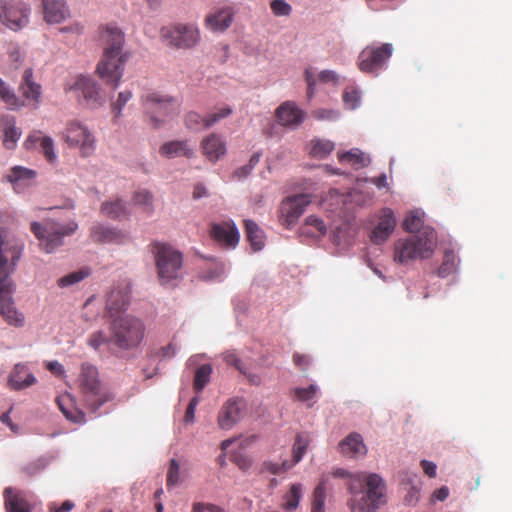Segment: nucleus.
Here are the masks:
<instances>
[{
  "label": "nucleus",
  "instance_id": "19",
  "mask_svg": "<svg viewBox=\"0 0 512 512\" xmlns=\"http://www.w3.org/2000/svg\"><path fill=\"white\" fill-rule=\"evenodd\" d=\"M36 382V377L29 371L27 365L17 363L12 368L7 383L12 390L20 391L31 387Z\"/></svg>",
  "mask_w": 512,
  "mask_h": 512
},
{
  "label": "nucleus",
  "instance_id": "4",
  "mask_svg": "<svg viewBox=\"0 0 512 512\" xmlns=\"http://www.w3.org/2000/svg\"><path fill=\"white\" fill-rule=\"evenodd\" d=\"M109 330L110 344L123 351L138 348L145 336L143 321L132 315L116 317L111 322Z\"/></svg>",
  "mask_w": 512,
  "mask_h": 512
},
{
  "label": "nucleus",
  "instance_id": "25",
  "mask_svg": "<svg viewBox=\"0 0 512 512\" xmlns=\"http://www.w3.org/2000/svg\"><path fill=\"white\" fill-rule=\"evenodd\" d=\"M233 15L231 7L214 10L205 17V26L213 32H223L231 25Z\"/></svg>",
  "mask_w": 512,
  "mask_h": 512
},
{
  "label": "nucleus",
  "instance_id": "36",
  "mask_svg": "<svg viewBox=\"0 0 512 512\" xmlns=\"http://www.w3.org/2000/svg\"><path fill=\"white\" fill-rule=\"evenodd\" d=\"M338 159L340 163L350 164L354 169L366 167L370 163V159L358 149H351L350 151L339 153Z\"/></svg>",
  "mask_w": 512,
  "mask_h": 512
},
{
  "label": "nucleus",
  "instance_id": "55",
  "mask_svg": "<svg viewBox=\"0 0 512 512\" xmlns=\"http://www.w3.org/2000/svg\"><path fill=\"white\" fill-rule=\"evenodd\" d=\"M106 343H110V340L109 337H107L102 331L92 333L88 339V344L94 349H98L100 346Z\"/></svg>",
  "mask_w": 512,
  "mask_h": 512
},
{
  "label": "nucleus",
  "instance_id": "37",
  "mask_svg": "<svg viewBox=\"0 0 512 512\" xmlns=\"http://www.w3.org/2000/svg\"><path fill=\"white\" fill-rule=\"evenodd\" d=\"M245 230L247 239L254 251H259L264 247V235L260 227L252 220H245Z\"/></svg>",
  "mask_w": 512,
  "mask_h": 512
},
{
  "label": "nucleus",
  "instance_id": "18",
  "mask_svg": "<svg viewBox=\"0 0 512 512\" xmlns=\"http://www.w3.org/2000/svg\"><path fill=\"white\" fill-rule=\"evenodd\" d=\"M130 303V287L123 283L111 289L107 295L106 309L113 316L127 310Z\"/></svg>",
  "mask_w": 512,
  "mask_h": 512
},
{
  "label": "nucleus",
  "instance_id": "9",
  "mask_svg": "<svg viewBox=\"0 0 512 512\" xmlns=\"http://www.w3.org/2000/svg\"><path fill=\"white\" fill-rule=\"evenodd\" d=\"M393 53V46L390 43H383L379 46L368 45L358 56V68L361 72L378 75L386 68L388 60Z\"/></svg>",
  "mask_w": 512,
  "mask_h": 512
},
{
  "label": "nucleus",
  "instance_id": "32",
  "mask_svg": "<svg viewBox=\"0 0 512 512\" xmlns=\"http://www.w3.org/2000/svg\"><path fill=\"white\" fill-rule=\"evenodd\" d=\"M340 452L349 457H358L366 454V446L358 433H351L339 443Z\"/></svg>",
  "mask_w": 512,
  "mask_h": 512
},
{
  "label": "nucleus",
  "instance_id": "60",
  "mask_svg": "<svg viewBox=\"0 0 512 512\" xmlns=\"http://www.w3.org/2000/svg\"><path fill=\"white\" fill-rule=\"evenodd\" d=\"M313 115L319 120H333L338 117V112L334 110L319 109L314 111Z\"/></svg>",
  "mask_w": 512,
  "mask_h": 512
},
{
  "label": "nucleus",
  "instance_id": "49",
  "mask_svg": "<svg viewBox=\"0 0 512 512\" xmlns=\"http://www.w3.org/2000/svg\"><path fill=\"white\" fill-rule=\"evenodd\" d=\"M180 480V465L176 459L170 460V465L167 472V487H173L179 483Z\"/></svg>",
  "mask_w": 512,
  "mask_h": 512
},
{
  "label": "nucleus",
  "instance_id": "53",
  "mask_svg": "<svg viewBox=\"0 0 512 512\" xmlns=\"http://www.w3.org/2000/svg\"><path fill=\"white\" fill-rule=\"evenodd\" d=\"M232 113V109L229 106H222L217 109V111L210 113L207 115V124L206 126H212L223 118H226Z\"/></svg>",
  "mask_w": 512,
  "mask_h": 512
},
{
  "label": "nucleus",
  "instance_id": "62",
  "mask_svg": "<svg viewBox=\"0 0 512 512\" xmlns=\"http://www.w3.org/2000/svg\"><path fill=\"white\" fill-rule=\"evenodd\" d=\"M73 508L74 503L70 500H66L59 507H57L55 504H51L49 510L50 512H70Z\"/></svg>",
  "mask_w": 512,
  "mask_h": 512
},
{
  "label": "nucleus",
  "instance_id": "8",
  "mask_svg": "<svg viewBox=\"0 0 512 512\" xmlns=\"http://www.w3.org/2000/svg\"><path fill=\"white\" fill-rule=\"evenodd\" d=\"M144 113L153 128L162 127L169 119L180 112L179 102L159 92H149L140 98Z\"/></svg>",
  "mask_w": 512,
  "mask_h": 512
},
{
  "label": "nucleus",
  "instance_id": "17",
  "mask_svg": "<svg viewBox=\"0 0 512 512\" xmlns=\"http://www.w3.org/2000/svg\"><path fill=\"white\" fill-rule=\"evenodd\" d=\"M307 445V440H305L301 435H297L293 445L292 460L283 461L282 463L266 462L264 463L265 469L272 474H280L288 471L301 461L306 452Z\"/></svg>",
  "mask_w": 512,
  "mask_h": 512
},
{
  "label": "nucleus",
  "instance_id": "7",
  "mask_svg": "<svg viewBox=\"0 0 512 512\" xmlns=\"http://www.w3.org/2000/svg\"><path fill=\"white\" fill-rule=\"evenodd\" d=\"M78 229L75 221L60 224L48 219L43 222L34 221L30 224V230L39 241V247L47 254L53 253L64 244V237L71 236Z\"/></svg>",
  "mask_w": 512,
  "mask_h": 512
},
{
  "label": "nucleus",
  "instance_id": "22",
  "mask_svg": "<svg viewBox=\"0 0 512 512\" xmlns=\"http://www.w3.org/2000/svg\"><path fill=\"white\" fill-rule=\"evenodd\" d=\"M17 193L23 192L35 182L36 171L22 166H14L6 176Z\"/></svg>",
  "mask_w": 512,
  "mask_h": 512
},
{
  "label": "nucleus",
  "instance_id": "29",
  "mask_svg": "<svg viewBox=\"0 0 512 512\" xmlns=\"http://www.w3.org/2000/svg\"><path fill=\"white\" fill-rule=\"evenodd\" d=\"M19 91L26 100L37 106L41 96V86L33 80V70L31 68L24 70Z\"/></svg>",
  "mask_w": 512,
  "mask_h": 512
},
{
  "label": "nucleus",
  "instance_id": "12",
  "mask_svg": "<svg viewBox=\"0 0 512 512\" xmlns=\"http://www.w3.org/2000/svg\"><path fill=\"white\" fill-rule=\"evenodd\" d=\"M65 138L70 146L79 147L83 156H89L95 149V139L90 131L77 122L67 125Z\"/></svg>",
  "mask_w": 512,
  "mask_h": 512
},
{
  "label": "nucleus",
  "instance_id": "10",
  "mask_svg": "<svg viewBox=\"0 0 512 512\" xmlns=\"http://www.w3.org/2000/svg\"><path fill=\"white\" fill-rule=\"evenodd\" d=\"M30 8L20 0H0V22L18 31L29 23Z\"/></svg>",
  "mask_w": 512,
  "mask_h": 512
},
{
  "label": "nucleus",
  "instance_id": "16",
  "mask_svg": "<svg viewBox=\"0 0 512 512\" xmlns=\"http://www.w3.org/2000/svg\"><path fill=\"white\" fill-rule=\"evenodd\" d=\"M275 117L279 125L294 129L304 119V112L292 101L283 102L276 110Z\"/></svg>",
  "mask_w": 512,
  "mask_h": 512
},
{
  "label": "nucleus",
  "instance_id": "45",
  "mask_svg": "<svg viewBox=\"0 0 512 512\" xmlns=\"http://www.w3.org/2000/svg\"><path fill=\"white\" fill-rule=\"evenodd\" d=\"M133 201L136 205L142 206L148 214L153 212V195L147 190H138L134 193Z\"/></svg>",
  "mask_w": 512,
  "mask_h": 512
},
{
  "label": "nucleus",
  "instance_id": "33",
  "mask_svg": "<svg viewBox=\"0 0 512 512\" xmlns=\"http://www.w3.org/2000/svg\"><path fill=\"white\" fill-rule=\"evenodd\" d=\"M56 403L63 415L69 421L79 424L85 422V414L78 408L74 407L70 395H62L57 397Z\"/></svg>",
  "mask_w": 512,
  "mask_h": 512
},
{
  "label": "nucleus",
  "instance_id": "2",
  "mask_svg": "<svg viewBox=\"0 0 512 512\" xmlns=\"http://www.w3.org/2000/svg\"><path fill=\"white\" fill-rule=\"evenodd\" d=\"M348 506L351 512H376L385 502V483L375 473L360 472L351 476Z\"/></svg>",
  "mask_w": 512,
  "mask_h": 512
},
{
  "label": "nucleus",
  "instance_id": "38",
  "mask_svg": "<svg viewBox=\"0 0 512 512\" xmlns=\"http://www.w3.org/2000/svg\"><path fill=\"white\" fill-rule=\"evenodd\" d=\"M302 490V484H292L289 491L283 497L282 508L288 512L295 511L301 500Z\"/></svg>",
  "mask_w": 512,
  "mask_h": 512
},
{
  "label": "nucleus",
  "instance_id": "27",
  "mask_svg": "<svg viewBox=\"0 0 512 512\" xmlns=\"http://www.w3.org/2000/svg\"><path fill=\"white\" fill-rule=\"evenodd\" d=\"M5 508L7 512H31V506L25 494L12 487L4 490Z\"/></svg>",
  "mask_w": 512,
  "mask_h": 512
},
{
  "label": "nucleus",
  "instance_id": "1",
  "mask_svg": "<svg viewBox=\"0 0 512 512\" xmlns=\"http://www.w3.org/2000/svg\"><path fill=\"white\" fill-rule=\"evenodd\" d=\"M103 47V56L96 66L98 77L112 89L119 86L124 73L126 56L123 53L124 35L114 26H106L100 34Z\"/></svg>",
  "mask_w": 512,
  "mask_h": 512
},
{
  "label": "nucleus",
  "instance_id": "56",
  "mask_svg": "<svg viewBox=\"0 0 512 512\" xmlns=\"http://www.w3.org/2000/svg\"><path fill=\"white\" fill-rule=\"evenodd\" d=\"M43 137L41 131H32L23 143L24 148L27 150L35 149L37 144L41 143Z\"/></svg>",
  "mask_w": 512,
  "mask_h": 512
},
{
  "label": "nucleus",
  "instance_id": "30",
  "mask_svg": "<svg viewBox=\"0 0 512 512\" xmlns=\"http://www.w3.org/2000/svg\"><path fill=\"white\" fill-rule=\"evenodd\" d=\"M0 315L8 325L14 327L24 326V314L18 311L11 296L1 297Z\"/></svg>",
  "mask_w": 512,
  "mask_h": 512
},
{
  "label": "nucleus",
  "instance_id": "13",
  "mask_svg": "<svg viewBox=\"0 0 512 512\" xmlns=\"http://www.w3.org/2000/svg\"><path fill=\"white\" fill-rule=\"evenodd\" d=\"M210 237L221 248L234 249L240 239L239 231L233 221L212 223L210 226Z\"/></svg>",
  "mask_w": 512,
  "mask_h": 512
},
{
  "label": "nucleus",
  "instance_id": "15",
  "mask_svg": "<svg viewBox=\"0 0 512 512\" xmlns=\"http://www.w3.org/2000/svg\"><path fill=\"white\" fill-rule=\"evenodd\" d=\"M70 89L82 95L83 99L86 101V104L90 107H97L102 103L100 88L98 84L89 76H78Z\"/></svg>",
  "mask_w": 512,
  "mask_h": 512
},
{
  "label": "nucleus",
  "instance_id": "35",
  "mask_svg": "<svg viewBox=\"0 0 512 512\" xmlns=\"http://www.w3.org/2000/svg\"><path fill=\"white\" fill-rule=\"evenodd\" d=\"M301 234L312 238H318L326 234L324 222L316 216H308L301 227Z\"/></svg>",
  "mask_w": 512,
  "mask_h": 512
},
{
  "label": "nucleus",
  "instance_id": "50",
  "mask_svg": "<svg viewBox=\"0 0 512 512\" xmlns=\"http://www.w3.org/2000/svg\"><path fill=\"white\" fill-rule=\"evenodd\" d=\"M270 8L275 16H289L292 12L291 5L285 0L271 1Z\"/></svg>",
  "mask_w": 512,
  "mask_h": 512
},
{
  "label": "nucleus",
  "instance_id": "47",
  "mask_svg": "<svg viewBox=\"0 0 512 512\" xmlns=\"http://www.w3.org/2000/svg\"><path fill=\"white\" fill-rule=\"evenodd\" d=\"M40 152L46 158V160L50 163H53L56 160V153L54 151V142L51 137L44 136L40 143Z\"/></svg>",
  "mask_w": 512,
  "mask_h": 512
},
{
  "label": "nucleus",
  "instance_id": "31",
  "mask_svg": "<svg viewBox=\"0 0 512 512\" xmlns=\"http://www.w3.org/2000/svg\"><path fill=\"white\" fill-rule=\"evenodd\" d=\"M90 237L96 243H121L124 235L115 228L102 224L93 225L90 229Z\"/></svg>",
  "mask_w": 512,
  "mask_h": 512
},
{
  "label": "nucleus",
  "instance_id": "51",
  "mask_svg": "<svg viewBox=\"0 0 512 512\" xmlns=\"http://www.w3.org/2000/svg\"><path fill=\"white\" fill-rule=\"evenodd\" d=\"M88 274L84 271L72 272L68 275L61 277L58 280L60 287H67L82 281Z\"/></svg>",
  "mask_w": 512,
  "mask_h": 512
},
{
  "label": "nucleus",
  "instance_id": "48",
  "mask_svg": "<svg viewBox=\"0 0 512 512\" xmlns=\"http://www.w3.org/2000/svg\"><path fill=\"white\" fill-rule=\"evenodd\" d=\"M317 392H318V387L314 384H311L307 388H295L292 391L295 398L302 402L310 401L311 399H313L316 396Z\"/></svg>",
  "mask_w": 512,
  "mask_h": 512
},
{
  "label": "nucleus",
  "instance_id": "39",
  "mask_svg": "<svg viewBox=\"0 0 512 512\" xmlns=\"http://www.w3.org/2000/svg\"><path fill=\"white\" fill-rule=\"evenodd\" d=\"M424 225V212L420 210L410 211L403 221V229L409 233H421Z\"/></svg>",
  "mask_w": 512,
  "mask_h": 512
},
{
  "label": "nucleus",
  "instance_id": "44",
  "mask_svg": "<svg viewBox=\"0 0 512 512\" xmlns=\"http://www.w3.org/2000/svg\"><path fill=\"white\" fill-rule=\"evenodd\" d=\"M207 124V116L202 117L199 113L191 111L185 116V125L188 129L193 131H200L202 129L209 128L210 126H206Z\"/></svg>",
  "mask_w": 512,
  "mask_h": 512
},
{
  "label": "nucleus",
  "instance_id": "21",
  "mask_svg": "<svg viewBox=\"0 0 512 512\" xmlns=\"http://www.w3.org/2000/svg\"><path fill=\"white\" fill-rule=\"evenodd\" d=\"M199 30L192 25H176L171 30L172 43L179 48H190L199 41Z\"/></svg>",
  "mask_w": 512,
  "mask_h": 512
},
{
  "label": "nucleus",
  "instance_id": "40",
  "mask_svg": "<svg viewBox=\"0 0 512 512\" xmlns=\"http://www.w3.org/2000/svg\"><path fill=\"white\" fill-rule=\"evenodd\" d=\"M334 150V143L329 140H312L310 142V154L313 157L323 159Z\"/></svg>",
  "mask_w": 512,
  "mask_h": 512
},
{
  "label": "nucleus",
  "instance_id": "23",
  "mask_svg": "<svg viewBox=\"0 0 512 512\" xmlns=\"http://www.w3.org/2000/svg\"><path fill=\"white\" fill-rule=\"evenodd\" d=\"M44 19L49 24H58L70 16L69 8L64 0H42Z\"/></svg>",
  "mask_w": 512,
  "mask_h": 512
},
{
  "label": "nucleus",
  "instance_id": "57",
  "mask_svg": "<svg viewBox=\"0 0 512 512\" xmlns=\"http://www.w3.org/2000/svg\"><path fill=\"white\" fill-rule=\"evenodd\" d=\"M293 363L302 371H306L310 364L311 358L309 355L294 353L293 354Z\"/></svg>",
  "mask_w": 512,
  "mask_h": 512
},
{
  "label": "nucleus",
  "instance_id": "28",
  "mask_svg": "<svg viewBox=\"0 0 512 512\" xmlns=\"http://www.w3.org/2000/svg\"><path fill=\"white\" fill-rule=\"evenodd\" d=\"M159 153L166 158H192L194 149L187 140H173L162 144L159 148Z\"/></svg>",
  "mask_w": 512,
  "mask_h": 512
},
{
  "label": "nucleus",
  "instance_id": "43",
  "mask_svg": "<svg viewBox=\"0 0 512 512\" xmlns=\"http://www.w3.org/2000/svg\"><path fill=\"white\" fill-rule=\"evenodd\" d=\"M326 485L322 480L314 489L311 512H324Z\"/></svg>",
  "mask_w": 512,
  "mask_h": 512
},
{
  "label": "nucleus",
  "instance_id": "58",
  "mask_svg": "<svg viewBox=\"0 0 512 512\" xmlns=\"http://www.w3.org/2000/svg\"><path fill=\"white\" fill-rule=\"evenodd\" d=\"M192 512H224L222 508L211 503L196 502L193 504Z\"/></svg>",
  "mask_w": 512,
  "mask_h": 512
},
{
  "label": "nucleus",
  "instance_id": "41",
  "mask_svg": "<svg viewBox=\"0 0 512 512\" xmlns=\"http://www.w3.org/2000/svg\"><path fill=\"white\" fill-rule=\"evenodd\" d=\"M212 366L210 364L201 365L195 372L193 387L196 392H201L210 380Z\"/></svg>",
  "mask_w": 512,
  "mask_h": 512
},
{
  "label": "nucleus",
  "instance_id": "26",
  "mask_svg": "<svg viewBox=\"0 0 512 512\" xmlns=\"http://www.w3.org/2000/svg\"><path fill=\"white\" fill-rule=\"evenodd\" d=\"M0 131L3 133V145L9 150L14 149L22 135L20 128L16 126L15 118L10 115H1Z\"/></svg>",
  "mask_w": 512,
  "mask_h": 512
},
{
  "label": "nucleus",
  "instance_id": "61",
  "mask_svg": "<svg viewBox=\"0 0 512 512\" xmlns=\"http://www.w3.org/2000/svg\"><path fill=\"white\" fill-rule=\"evenodd\" d=\"M83 30H84V27L81 23L79 22H74L68 26H65V27H62L60 29V32L62 33H72V34H76V35H80L83 33Z\"/></svg>",
  "mask_w": 512,
  "mask_h": 512
},
{
  "label": "nucleus",
  "instance_id": "52",
  "mask_svg": "<svg viewBox=\"0 0 512 512\" xmlns=\"http://www.w3.org/2000/svg\"><path fill=\"white\" fill-rule=\"evenodd\" d=\"M454 269V255L452 253H446L444 256V261L442 265L439 267L437 274L439 277L445 278L448 275H450Z\"/></svg>",
  "mask_w": 512,
  "mask_h": 512
},
{
  "label": "nucleus",
  "instance_id": "6",
  "mask_svg": "<svg viewBox=\"0 0 512 512\" xmlns=\"http://www.w3.org/2000/svg\"><path fill=\"white\" fill-rule=\"evenodd\" d=\"M152 252L155 256L160 284L165 287H174L182 275V253L171 245L159 242L152 245Z\"/></svg>",
  "mask_w": 512,
  "mask_h": 512
},
{
  "label": "nucleus",
  "instance_id": "3",
  "mask_svg": "<svg viewBox=\"0 0 512 512\" xmlns=\"http://www.w3.org/2000/svg\"><path fill=\"white\" fill-rule=\"evenodd\" d=\"M437 233L431 227H424L421 233L413 234L395 241L393 260L401 265H408L416 260L432 257L437 247Z\"/></svg>",
  "mask_w": 512,
  "mask_h": 512
},
{
  "label": "nucleus",
  "instance_id": "63",
  "mask_svg": "<svg viewBox=\"0 0 512 512\" xmlns=\"http://www.w3.org/2000/svg\"><path fill=\"white\" fill-rule=\"evenodd\" d=\"M420 465L426 475H428L431 478L436 476V468L437 467H436L435 463L428 461V460H422L420 462Z\"/></svg>",
  "mask_w": 512,
  "mask_h": 512
},
{
  "label": "nucleus",
  "instance_id": "34",
  "mask_svg": "<svg viewBox=\"0 0 512 512\" xmlns=\"http://www.w3.org/2000/svg\"><path fill=\"white\" fill-rule=\"evenodd\" d=\"M100 212L102 215L114 220H120L128 215L127 206L120 199L102 203Z\"/></svg>",
  "mask_w": 512,
  "mask_h": 512
},
{
  "label": "nucleus",
  "instance_id": "64",
  "mask_svg": "<svg viewBox=\"0 0 512 512\" xmlns=\"http://www.w3.org/2000/svg\"><path fill=\"white\" fill-rule=\"evenodd\" d=\"M319 78L324 83H328V82L337 83V81H338V75L336 74V72H334L332 70L322 71L319 74Z\"/></svg>",
  "mask_w": 512,
  "mask_h": 512
},
{
  "label": "nucleus",
  "instance_id": "5",
  "mask_svg": "<svg viewBox=\"0 0 512 512\" xmlns=\"http://www.w3.org/2000/svg\"><path fill=\"white\" fill-rule=\"evenodd\" d=\"M77 385L86 407L91 412L95 413L102 405L114 398V395L101 384L98 370L91 364L84 363L81 365Z\"/></svg>",
  "mask_w": 512,
  "mask_h": 512
},
{
  "label": "nucleus",
  "instance_id": "42",
  "mask_svg": "<svg viewBox=\"0 0 512 512\" xmlns=\"http://www.w3.org/2000/svg\"><path fill=\"white\" fill-rule=\"evenodd\" d=\"M0 98L8 106L9 109L15 110L22 107L24 104L12 92L6 83L0 78Z\"/></svg>",
  "mask_w": 512,
  "mask_h": 512
},
{
  "label": "nucleus",
  "instance_id": "54",
  "mask_svg": "<svg viewBox=\"0 0 512 512\" xmlns=\"http://www.w3.org/2000/svg\"><path fill=\"white\" fill-rule=\"evenodd\" d=\"M343 101L349 109H355L360 103V94L355 89H347L343 93Z\"/></svg>",
  "mask_w": 512,
  "mask_h": 512
},
{
  "label": "nucleus",
  "instance_id": "20",
  "mask_svg": "<svg viewBox=\"0 0 512 512\" xmlns=\"http://www.w3.org/2000/svg\"><path fill=\"white\" fill-rule=\"evenodd\" d=\"M396 226L394 213L390 208H385L379 218L377 226L371 233V241L375 244H382L385 242Z\"/></svg>",
  "mask_w": 512,
  "mask_h": 512
},
{
  "label": "nucleus",
  "instance_id": "46",
  "mask_svg": "<svg viewBox=\"0 0 512 512\" xmlns=\"http://www.w3.org/2000/svg\"><path fill=\"white\" fill-rule=\"evenodd\" d=\"M133 94L129 90L122 91L118 94L117 100L112 104V111L115 118H118L122 115V110L127 104L128 101L131 100Z\"/></svg>",
  "mask_w": 512,
  "mask_h": 512
},
{
  "label": "nucleus",
  "instance_id": "11",
  "mask_svg": "<svg viewBox=\"0 0 512 512\" xmlns=\"http://www.w3.org/2000/svg\"><path fill=\"white\" fill-rule=\"evenodd\" d=\"M310 203L311 198L308 194L288 196L281 202L279 208L280 223L288 229L291 228L296 224Z\"/></svg>",
  "mask_w": 512,
  "mask_h": 512
},
{
  "label": "nucleus",
  "instance_id": "14",
  "mask_svg": "<svg viewBox=\"0 0 512 512\" xmlns=\"http://www.w3.org/2000/svg\"><path fill=\"white\" fill-rule=\"evenodd\" d=\"M245 404L241 399H230L221 408L217 422L221 429L229 430L244 416Z\"/></svg>",
  "mask_w": 512,
  "mask_h": 512
},
{
  "label": "nucleus",
  "instance_id": "24",
  "mask_svg": "<svg viewBox=\"0 0 512 512\" xmlns=\"http://www.w3.org/2000/svg\"><path fill=\"white\" fill-rule=\"evenodd\" d=\"M203 155L212 163L217 162L226 154V143L223 138L215 133L208 135L201 141Z\"/></svg>",
  "mask_w": 512,
  "mask_h": 512
},
{
  "label": "nucleus",
  "instance_id": "59",
  "mask_svg": "<svg viewBox=\"0 0 512 512\" xmlns=\"http://www.w3.org/2000/svg\"><path fill=\"white\" fill-rule=\"evenodd\" d=\"M198 403H199V398L198 397H193L190 400V402H189V404L187 406L185 415H184L185 422H187V423L193 422L194 414H195V409H196Z\"/></svg>",
  "mask_w": 512,
  "mask_h": 512
}]
</instances>
